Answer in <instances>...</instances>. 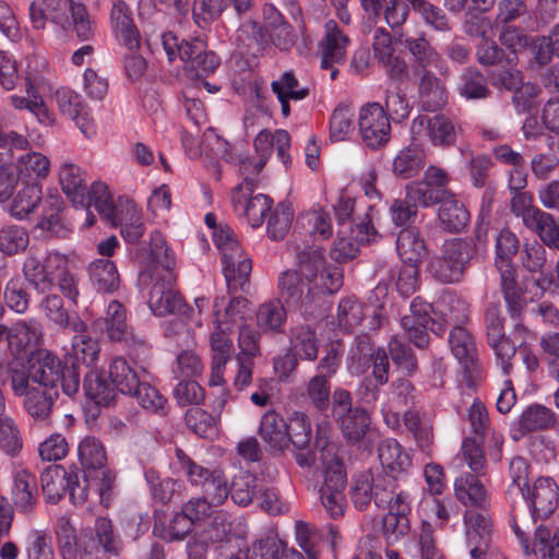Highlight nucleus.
Masks as SVG:
<instances>
[{"mask_svg": "<svg viewBox=\"0 0 559 559\" xmlns=\"http://www.w3.org/2000/svg\"><path fill=\"white\" fill-rule=\"evenodd\" d=\"M343 285L337 267L325 266L322 249L308 248L298 255V271L288 270L278 276L281 300L289 309L310 317L320 306L321 296L336 293Z\"/></svg>", "mask_w": 559, "mask_h": 559, "instance_id": "nucleus-1", "label": "nucleus"}, {"mask_svg": "<svg viewBox=\"0 0 559 559\" xmlns=\"http://www.w3.org/2000/svg\"><path fill=\"white\" fill-rule=\"evenodd\" d=\"M25 281L39 294L52 292L55 287L73 304L79 297L78 281L69 270L67 258L58 252L44 253L32 247L23 262Z\"/></svg>", "mask_w": 559, "mask_h": 559, "instance_id": "nucleus-2", "label": "nucleus"}, {"mask_svg": "<svg viewBox=\"0 0 559 559\" xmlns=\"http://www.w3.org/2000/svg\"><path fill=\"white\" fill-rule=\"evenodd\" d=\"M27 362L31 368L32 383L51 390L60 383L67 396H74L80 391L81 372L78 362H63L55 353L38 348L29 353Z\"/></svg>", "mask_w": 559, "mask_h": 559, "instance_id": "nucleus-3", "label": "nucleus"}, {"mask_svg": "<svg viewBox=\"0 0 559 559\" xmlns=\"http://www.w3.org/2000/svg\"><path fill=\"white\" fill-rule=\"evenodd\" d=\"M380 326L381 318L373 311L366 328L356 335L348 350L346 364L353 376H361L372 366V376L376 382L379 385H384L389 381V358L386 352L376 347L370 337V332L378 331Z\"/></svg>", "mask_w": 559, "mask_h": 559, "instance_id": "nucleus-4", "label": "nucleus"}, {"mask_svg": "<svg viewBox=\"0 0 559 559\" xmlns=\"http://www.w3.org/2000/svg\"><path fill=\"white\" fill-rule=\"evenodd\" d=\"M475 254L476 247L472 240H448L442 246L441 254L429 261L428 273L442 284L461 283Z\"/></svg>", "mask_w": 559, "mask_h": 559, "instance_id": "nucleus-5", "label": "nucleus"}, {"mask_svg": "<svg viewBox=\"0 0 559 559\" xmlns=\"http://www.w3.org/2000/svg\"><path fill=\"white\" fill-rule=\"evenodd\" d=\"M396 476L385 473L365 472L353 479L350 499L354 507L365 511L373 502L384 510L397 492H402Z\"/></svg>", "mask_w": 559, "mask_h": 559, "instance_id": "nucleus-6", "label": "nucleus"}, {"mask_svg": "<svg viewBox=\"0 0 559 559\" xmlns=\"http://www.w3.org/2000/svg\"><path fill=\"white\" fill-rule=\"evenodd\" d=\"M332 415L336 419L344 438L355 444L366 436L370 418L361 407L352 406L350 393L344 389H336L332 395Z\"/></svg>", "mask_w": 559, "mask_h": 559, "instance_id": "nucleus-7", "label": "nucleus"}, {"mask_svg": "<svg viewBox=\"0 0 559 559\" xmlns=\"http://www.w3.org/2000/svg\"><path fill=\"white\" fill-rule=\"evenodd\" d=\"M504 320L500 304H488L484 316L487 343L500 362L503 373L509 374L512 369L511 360L516 354V346L506 335Z\"/></svg>", "mask_w": 559, "mask_h": 559, "instance_id": "nucleus-8", "label": "nucleus"}, {"mask_svg": "<svg viewBox=\"0 0 559 559\" xmlns=\"http://www.w3.org/2000/svg\"><path fill=\"white\" fill-rule=\"evenodd\" d=\"M460 127L449 117L437 114L435 116L419 115L413 119L411 133L413 142L424 139L437 147L449 148L455 144Z\"/></svg>", "mask_w": 559, "mask_h": 559, "instance_id": "nucleus-9", "label": "nucleus"}, {"mask_svg": "<svg viewBox=\"0 0 559 559\" xmlns=\"http://www.w3.org/2000/svg\"><path fill=\"white\" fill-rule=\"evenodd\" d=\"M176 281L174 272L156 273L148 297V306L155 316L187 314L189 307L181 294L174 288Z\"/></svg>", "mask_w": 559, "mask_h": 559, "instance_id": "nucleus-10", "label": "nucleus"}, {"mask_svg": "<svg viewBox=\"0 0 559 559\" xmlns=\"http://www.w3.org/2000/svg\"><path fill=\"white\" fill-rule=\"evenodd\" d=\"M449 345L453 356L463 367L468 385H475L483 371L475 337L466 328L459 324L449 333Z\"/></svg>", "mask_w": 559, "mask_h": 559, "instance_id": "nucleus-11", "label": "nucleus"}, {"mask_svg": "<svg viewBox=\"0 0 559 559\" xmlns=\"http://www.w3.org/2000/svg\"><path fill=\"white\" fill-rule=\"evenodd\" d=\"M358 131L362 142L370 148L384 146L391 138L390 118L379 103H368L359 110Z\"/></svg>", "mask_w": 559, "mask_h": 559, "instance_id": "nucleus-12", "label": "nucleus"}, {"mask_svg": "<svg viewBox=\"0 0 559 559\" xmlns=\"http://www.w3.org/2000/svg\"><path fill=\"white\" fill-rule=\"evenodd\" d=\"M465 542L472 559H486L491 547L492 521L488 510L467 509L464 513Z\"/></svg>", "mask_w": 559, "mask_h": 559, "instance_id": "nucleus-13", "label": "nucleus"}, {"mask_svg": "<svg viewBox=\"0 0 559 559\" xmlns=\"http://www.w3.org/2000/svg\"><path fill=\"white\" fill-rule=\"evenodd\" d=\"M254 183L252 179L245 178L233 191L231 202L235 211L243 214L252 228L260 227L266 214L271 212L273 200L266 195L253 193Z\"/></svg>", "mask_w": 559, "mask_h": 559, "instance_id": "nucleus-14", "label": "nucleus"}, {"mask_svg": "<svg viewBox=\"0 0 559 559\" xmlns=\"http://www.w3.org/2000/svg\"><path fill=\"white\" fill-rule=\"evenodd\" d=\"M79 3L72 0H34L29 5V19L34 28L44 29L47 22L69 29L72 8Z\"/></svg>", "mask_w": 559, "mask_h": 559, "instance_id": "nucleus-15", "label": "nucleus"}, {"mask_svg": "<svg viewBox=\"0 0 559 559\" xmlns=\"http://www.w3.org/2000/svg\"><path fill=\"white\" fill-rule=\"evenodd\" d=\"M559 487L557 483L549 477L537 478L532 488H527L525 496H521L539 519L550 516L558 507Z\"/></svg>", "mask_w": 559, "mask_h": 559, "instance_id": "nucleus-16", "label": "nucleus"}, {"mask_svg": "<svg viewBox=\"0 0 559 559\" xmlns=\"http://www.w3.org/2000/svg\"><path fill=\"white\" fill-rule=\"evenodd\" d=\"M110 26L115 37L129 50L140 47L141 35L126 0H115L110 9Z\"/></svg>", "mask_w": 559, "mask_h": 559, "instance_id": "nucleus-17", "label": "nucleus"}, {"mask_svg": "<svg viewBox=\"0 0 559 559\" xmlns=\"http://www.w3.org/2000/svg\"><path fill=\"white\" fill-rule=\"evenodd\" d=\"M43 212L37 227L58 238H66L73 229V224L64 215V202L59 194L44 198Z\"/></svg>", "mask_w": 559, "mask_h": 559, "instance_id": "nucleus-18", "label": "nucleus"}, {"mask_svg": "<svg viewBox=\"0 0 559 559\" xmlns=\"http://www.w3.org/2000/svg\"><path fill=\"white\" fill-rule=\"evenodd\" d=\"M45 297L39 302V309L45 318L60 329L69 330L74 333L86 331V324L76 312H70L62 298L51 292L45 293Z\"/></svg>", "mask_w": 559, "mask_h": 559, "instance_id": "nucleus-19", "label": "nucleus"}, {"mask_svg": "<svg viewBox=\"0 0 559 559\" xmlns=\"http://www.w3.org/2000/svg\"><path fill=\"white\" fill-rule=\"evenodd\" d=\"M388 513L383 518V532L388 538L397 540L400 537L405 536L409 530V512H411V497L405 490L397 492V496L391 500Z\"/></svg>", "mask_w": 559, "mask_h": 559, "instance_id": "nucleus-20", "label": "nucleus"}, {"mask_svg": "<svg viewBox=\"0 0 559 559\" xmlns=\"http://www.w3.org/2000/svg\"><path fill=\"white\" fill-rule=\"evenodd\" d=\"M223 299L216 298L214 301V317L217 331L213 332L210 338L212 349V380L211 384H217L221 380L222 370L230 358L231 342L223 331L224 320L221 319L219 307Z\"/></svg>", "mask_w": 559, "mask_h": 559, "instance_id": "nucleus-21", "label": "nucleus"}, {"mask_svg": "<svg viewBox=\"0 0 559 559\" xmlns=\"http://www.w3.org/2000/svg\"><path fill=\"white\" fill-rule=\"evenodd\" d=\"M348 44V36L340 29L335 21L329 20L324 25V37L320 43L321 68L328 70L334 63L343 62Z\"/></svg>", "mask_w": 559, "mask_h": 559, "instance_id": "nucleus-22", "label": "nucleus"}, {"mask_svg": "<svg viewBox=\"0 0 559 559\" xmlns=\"http://www.w3.org/2000/svg\"><path fill=\"white\" fill-rule=\"evenodd\" d=\"M11 499L19 512H32L38 501V486L35 475L27 469L15 471L12 476Z\"/></svg>", "mask_w": 559, "mask_h": 559, "instance_id": "nucleus-23", "label": "nucleus"}, {"mask_svg": "<svg viewBox=\"0 0 559 559\" xmlns=\"http://www.w3.org/2000/svg\"><path fill=\"white\" fill-rule=\"evenodd\" d=\"M500 275V288L507 305V311L513 321L523 320L527 306L525 289L519 284L516 270H503Z\"/></svg>", "mask_w": 559, "mask_h": 559, "instance_id": "nucleus-24", "label": "nucleus"}, {"mask_svg": "<svg viewBox=\"0 0 559 559\" xmlns=\"http://www.w3.org/2000/svg\"><path fill=\"white\" fill-rule=\"evenodd\" d=\"M478 476L465 473L457 477L454 481L455 497L468 509L488 510V493Z\"/></svg>", "mask_w": 559, "mask_h": 559, "instance_id": "nucleus-25", "label": "nucleus"}, {"mask_svg": "<svg viewBox=\"0 0 559 559\" xmlns=\"http://www.w3.org/2000/svg\"><path fill=\"white\" fill-rule=\"evenodd\" d=\"M271 90L281 104V110L284 117L290 115V100L299 102L307 98L310 94L309 86H300L293 71L282 73L271 83Z\"/></svg>", "mask_w": 559, "mask_h": 559, "instance_id": "nucleus-26", "label": "nucleus"}, {"mask_svg": "<svg viewBox=\"0 0 559 559\" xmlns=\"http://www.w3.org/2000/svg\"><path fill=\"white\" fill-rule=\"evenodd\" d=\"M62 191L75 206H85L87 186L85 171L78 165L64 163L59 170Z\"/></svg>", "mask_w": 559, "mask_h": 559, "instance_id": "nucleus-27", "label": "nucleus"}, {"mask_svg": "<svg viewBox=\"0 0 559 559\" xmlns=\"http://www.w3.org/2000/svg\"><path fill=\"white\" fill-rule=\"evenodd\" d=\"M162 45L170 62L179 58L185 63V71L190 68V63L194 61L205 49L202 40L194 38L191 40H179L173 33H164L162 35Z\"/></svg>", "mask_w": 559, "mask_h": 559, "instance_id": "nucleus-28", "label": "nucleus"}, {"mask_svg": "<svg viewBox=\"0 0 559 559\" xmlns=\"http://www.w3.org/2000/svg\"><path fill=\"white\" fill-rule=\"evenodd\" d=\"M378 457L382 466L380 473L394 475L397 480L412 465L409 455L395 439H385L379 444Z\"/></svg>", "mask_w": 559, "mask_h": 559, "instance_id": "nucleus-29", "label": "nucleus"}, {"mask_svg": "<svg viewBox=\"0 0 559 559\" xmlns=\"http://www.w3.org/2000/svg\"><path fill=\"white\" fill-rule=\"evenodd\" d=\"M419 104L426 111H437L448 102L447 90L432 72L425 71L419 81Z\"/></svg>", "mask_w": 559, "mask_h": 559, "instance_id": "nucleus-30", "label": "nucleus"}, {"mask_svg": "<svg viewBox=\"0 0 559 559\" xmlns=\"http://www.w3.org/2000/svg\"><path fill=\"white\" fill-rule=\"evenodd\" d=\"M55 96L60 112L72 119L82 132L87 134L90 129L87 109L81 95L70 88L62 87L56 91Z\"/></svg>", "mask_w": 559, "mask_h": 559, "instance_id": "nucleus-31", "label": "nucleus"}, {"mask_svg": "<svg viewBox=\"0 0 559 559\" xmlns=\"http://www.w3.org/2000/svg\"><path fill=\"white\" fill-rule=\"evenodd\" d=\"M539 516L534 515L533 511L530 514L525 512L513 511L511 514V527L519 539L525 555L537 556V538L536 531L540 527H546L543 524L535 526V521Z\"/></svg>", "mask_w": 559, "mask_h": 559, "instance_id": "nucleus-32", "label": "nucleus"}, {"mask_svg": "<svg viewBox=\"0 0 559 559\" xmlns=\"http://www.w3.org/2000/svg\"><path fill=\"white\" fill-rule=\"evenodd\" d=\"M247 559H305L304 555L276 537L255 540L247 549Z\"/></svg>", "mask_w": 559, "mask_h": 559, "instance_id": "nucleus-33", "label": "nucleus"}, {"mask_svg": "<svg viewBox=\"0 0 559 559\" xmlns=\"http://www.w3.org/2000/svg\"><path fill=\"white\" fill-rule=\"evenodd\" d=\"M371 316L367 314V308L355 297L343 298L337 307L338 325L347 332L361 333Z\"/></svg>", "mask_w": 559, "mask_h": 559, "instance_id": "nucleus-34", "label": "nucleus"}, {"mask_svg": "<svg viewBox=\"0 0 559 559\" xmlns=\"http://www.w3.org/2000/svg\"><path fill=\"white\" fill-rule=\"evenodd\" d=\"M259 435L274 450L282 451L289 444L287 423L276 412H267L263 415Z\"/></svg>", "mask_w": 559, "mask_h": 559, "instance_id": "nucleus-35", "label": "nucleus"}, {"mask_svg": "<svg viewBox=\"0 0 559 559\" xmlns=\"http://www.w3.org/2000/svg\"><path fill=\"white\" fill-rule=\"evenodd\" d=\"M426 153L421 145L409 144L402 148L393 159V173L401 179H409L419 174L425 166Z\"/></svg>", "mask_w": 559, "mask_h": 559, "instance_id": "nucleus-36", "label": "nucleus"}, {"mask_svg": "<svg viewBox=\"0 0 559 559\" xmlns=\"http://www.w3.org/2000/svg\"><path fill=\"white\" fill-rule=\"evenodd\" d=\"M223 273L226 280L228 290H246L249 283V276L252 270V263L249 257L240 249V254L233 255L231 261L222 259Z\"/></svg>", "mask_w": 559, "mask_h": 559, "instance_id": "nucleus-37", "label": "nucleus"}, {"mask_svg": "<svg viewBox=\"0 0 559 559\" xmlns=\"http://www.w3.org/2000/svg\"><path fill=\"white\" fill-rule=\"evenodd\" d=\"M396 251L405 264H418L426 257L424 239L416 228H404L396 239Z\"/></svg>", "mask_w": 559, "mask_h": 559, "instance_id": "nucleus-38", "label": "nucleus"}, {"mask_svg": "<svg viewBox=\"0 0 559 559\" xmlns=\"http://www.w3.org/2000/svg\"><path fill=\"white\" fill-rule=\"evenodd\" d=\"M438 217L442 227L450 233L462 231L469 222V213L463 203L449 195L440 199Z\"/></svg>", "mask_w": 559, "mask_h": 559, "instance_id": "nucleus-39", "label": "nucleus"}, {"mask_svg": "<svg viewBox=\"0 0 559 559\" xmlns=\"http://www.w3.org/2000/svg\"><path fill=\"white\" fill-rule=\"evenodd\" d=\"M109 379L122 394L131 395L143 381L139 371L124 357H116L109 366Z\"/></svg>", "mask_w": 559, "mask_h": 559, "instance_id": "nucleus-40", "label": "nucleus"}, {"mask_svg": "<svg viewBox=\"0 0 559 559\" xmlns=\"http://www.w3.org/2000/svg\"><path fill=\"white\" fill-rule=\"evenodd\" d=\"M321 460L326 464V469L320 490L344 492L347 477L340 459L335 455L334 444L330 443L323 447Z\"/></svg>", "mask_w": 559, "mask_h": 559, "instance_id": "nucleus-41", "label": "nucleus"}, {"mask_svg": "<svg viewBox=\"0 0 559 559\" xmlns=\"http://www.w3.org/2000/svg\"><path fill=\"white\" fill-rule=\"evenodd\" d=\"M92 205L105 221L109 222L112 226H118L120 216L115 206L112 195L105 183L94 182L87 189L85 206L90 207Z\"/></svg>", "mask_w": 559, "mask_h": 559, "instance_id": "nucleus-42", "label": "nucleus"}, {"mask_svg": "<svg viewBox=\"0 0 559 559\" xmlns=\"http://www.w3.org/2000/svg\"><path fill=\"white\" fill-rule=\"evenodd\" d=\"M78 454L85 476L106 466L107 455L105 447L99 439L93 436L85 437L79 443Z\"/></svg>", "mask_w": 559, "mask_h": 559, "instance_id": "nucleus-43", "label": "nucleus"}, {"mask_svg": "<svg viewBox=\"0 0 559 559\" xmlns=\"http://www.w3.org/2000/svg\"><path fill=\"white\" fill-rule=\"evenodd\" d=\"M82 388L86 397L100 406H108L117 396L112 382L97 371L85 373Z\"/></svg>", "mask_w": 559, "mask_h": 559, "instance_id": "nucleus-44", "label": "nucleus"}, {"mask_svg": "<svg viewBox=\"0 0 559 559\" xmlns=\"http://www.w3.org/2000/svg\"><path fill=\"white\" fill-rule=\"evenodd\" d=\"M70 473L61 465H50L40 475L41 490L49 503H57L67 492Z\"/></svg>", "mask_w": 559, "mask_h": 559, "instance_id": "nucleus-45", "label": "nucleus"}, {"mask_svg": "<svg viewBox=\"0 0 559 559\" xmlns=\"http://www.w3.org/2000/svg\"><path fill=\"white\" fill-rule=\"evenodd\" d=\"M459 94L469 100L485 99L490 96L487 79L476 67H467L457 82Z\"/></svg>", "mask_w": 559, "mask_h": 559, "instance_id": "nucleus-46", "label": "nucleus"}, {"mask_svg": "<svg viewBox=\"0 0 559 559\" xmlns=\"http://www.w3.org/2000/svg\"><path fill=\"white\" fill-rule=\"evenodd\" d=\"M22 396L25 412L35 420H46L52 412L57 393L34 386Z\"/></svg>", "mask_w": 559, "mask_h": 559, "instance_id": "nucleus-47", "label": "nucleus"}, {"mask_svg": "<svg viewBox=\"0 0 559 559\" xmlns=\"http://www.w3.org/2000/svg\"><path fill=\"white\" fill-rule=\"evenodd\" d=\"M41 185L39 182H27L14 197L10 206V214L23 219L31 214L39 204L43 205Z\"/></svg>", "mask_w": 559, "mask_h": 559, "instance_id": "nucleus-48", "label": "nucleus"}, {"mask_svg": "<svg viewBox=\"0 0 559 559\" xmlns=\"http://www.w3.org/2000/svg\"><path fill=\"white\" fill-rule=\"evenodd\" d=\"M90 278L98 292L112 293L119 287L116 264L108 259H98L90 265Z\"/></svg>", "mask_w": 559, "mask_h": 559, "instance_id": "nucleus-49", "label": "nucleus"}, {"mask_svg": "<svg viewBox=\"0 0 559 559\" xmlns=\"http://www.w3.org/2000/svg\"><path fill=\"white\" fill-rule=\"evenodd\" d=\"M495 265L499 273L503 270H516L512 259L518 253L520 241L518 236L508 228L501 229L496 237Z\"/></svg>", "mask_w": 559, "mask_h": 559, "instance_id": "nucleus-50", "label": "nucleus"}, {"mask_svg": "<svg viewBox=\"0 0 559 559\" xmlns=\"http://www.w3.org/2000/svg\"><path fill=\"white\" fill-rule=\"evenodd\" d=\"M537 234L545 247L559 250V221L545 211H540L525 226Z\"/></svg>", "mask_w": 559, "mask_h": 559, "instance_id": "nucleus-51", "label": "nucleus"}, {"mask_svg": "<svg viewBox=\"0 0 559 559\" xmlns=\"http://www.w3.org/2000/svg\"><path fill=\"white\" fill-rule=\"evenodd\" d=\"M145 478L150 486V492L155 502L170 503L175 498L181 497L183 484L173 478H160L154 471H147Z\"/></svg>", "mask_w": 559, "mask_h": 559, "instance_id": "nucleus-52", "label": "nucleus"}, {"mask_svg": "<svg viewBox=\"0 0 559 559\" xmlns=\"http://www.w3.org/2000/svg\"><path fill=\"white\" fill-rule=\"evenodd\" d=\"M104 324L107 336L112 342H122L126 335L132 331L127 322V310L118 300L109 302Z\"/></svg>", "mask_w": 559, "mask_h": 559, "instance_id": "nucleus-53", "label": "nucleus"}, {"mask_svg": "<svg viewBox=\"0 0 559 559\" xmlns=\"http://www.w3.org/2000/svg\"><path fill=\"white\" fill-rule=\"evenodd\" d=\"M477 62L484 67L502 66L514 67L518 63V55L507 53L496 41L485 38L476 49Z\"/></svg>", "mask_w": 559, "mask_h": 559, "instance_id": "nucleus-54", "label": "nucleus"}, {"mask_svg": "<svg viewBox=\"0 0 559 559\" xmlns=\"http://www.w3.org/2000/svg\"><path fill=\"white\" fill-rule=\"evenodd\" d=\"M290 345L293 352L301 359L312 361L318 356V340L308 325L300 324L292 329Z\"/></svg>", "mask_w": 559, "mask_h": 559, "instance_id": "nucleus-55", "label": "nucleus"}, {"mask_svg": "<svg viewBox=\"0 0 559 559\" xmlns=\"http://www.w3.org/2000/svg\"><path fill=\"white\" fill-rule=\"evenodd\" d=\"M185 420L187 426L199 437L213 439L218 433V416L199 407L187 411Z\"/></svg>", "mask_w": 559, "mask_h": 559, "instance_id": "nucleus-56", "label": "nucleus"}, {"mask_svg": "<svg viewBox=\"0 0 559 559\" xmlns=\"http://www.w3.org/2000/svg\"><path fill=\"white\" fill-rule=\"evenodd\" d=\"M395 40L407 48L409 53L413 56L414 61L421 68L436 64L440 59L439 53L435 50V48L430 45L424 35L414 38L404 37L403 34H400Z\"/></svg>", "mask_w": 559, "mask_h": 559, "instance_id": "nucleus-57", "label": "nucleus"}, {"mask_svg": "<svg viewBox=\"0 0 559 559\" xmlns=\"http://www.w3.org/2000/svg\"><path fill=\"white\" fill-rule=\"evenodd\" d=\"M286 322V310L282 300L262 304L257 312V324L264 332H281Z\"/></svg>", "mask_w": 559, "mask_h": 559, "instance_id": "nucleus-58", "label": "nucleus"}, {"mask_svg": "<svg viewBox=\"0 0 559 559\" xmlns=\"http://www.w3.org/2000/svg\"><path fill=\"white\" fill-rule=\"evenodd\" d=\"M5 373L7 380L10 382L12 393L15 396L21 397L28 390L34 388V385L31 384L32 378L28 376V373H31V368L27 361L25 364L17 357L11 358L5 365Z\"/></svg>", "mask_w": 559, "mask_h": 559, "instance_id": "nucleus-59", "label": "nucleus"}, {"mask_svg": "<svg viewBox=\"0 0 559 559\" xmlns=\"http://www.w3.org/2000/svg\"><path fill=\"white\" fill-rule=\"evenodd\" d=\"M405 428L412 433L417 445L423 451H429L433 443L432 426L423 420L416 411L408 409L403 414Z\"/></svg>", "mask_w": 559, "mask_h": 559, "instance_id": "nucleus-60", "label": "nucleus"}, {"mask_svg": "<svg viewBox=\"0 0 559 559\" xmlns=\"http://www.w3.org/2000/svg\"><path fill=\"white\" fill-rule=\"evenodd\" d=\"M49 168V159L38 152L26 153L19 159L20 176L29 182H38V179L46 178Z\"/></svg>", "mask_w": 559, "mask_h": 559, "instance_id": "nucleus-61", "label": "nucleus"}, {"mask_svg": "<svg viewBox=\"0 0 559 559\" xmlns=\"http://www.w3.org/2000/svg\"><path fill=\"white\" fill-rule=\"evenodd\" d=\"M29 243L28 233L17 225L3 226L0 229V251L5 255L23 252Z\"/></svg>", "mask_w": 559, "mask_h": 559, "instance_id": "nucleus-62", "label": "nucleus"}, {"mask_svg": "<svg viewBox=\"0 0 559 559\" xmlns=\"http://www.w3.org/2000/svg\"><path fill=\"white\" fill-rule=\"evenodd\" d=\"M554 424V413L549 408L537 404L527 407L520 418V427L524 432L544 430Z\"/></svg>", "mask_w": 559, "mask_h": 559, "instance_id": "nucleus-63", "label": "nucleus"}, {"mask_svg": "<svg viewBox=\"0 0 559 559\" xmlns=\"http://www.w3.org/2000/svg\"><path fill=\"white\" fill-rule=\"evenodd\" d=\"M95 539L109 556H119L123 549L121 539L115 534L111 521L99 516L94 525Z\"/></svg>", "mask_w": 559, "mask_h": 559, "instance_id": "nucleus-64", "label": "nucleus"}]
</instances>
